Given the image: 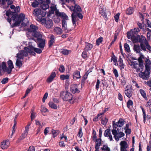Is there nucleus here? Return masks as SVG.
Segmentation results:
<instances>
[{
    "label": "nucleus",
    "instance_id": "obj_1",
    "mask_svg": "<svg viewBox=\"0 0 151 151\" xmlns=\"http://www.w3.org/2000/svg\"><path fill=\"white\" fill-rule=\"evenodd\" d=\"M69 0V2H73L74 4V6H68V7L71 11L73 12L71 14L72 20L73 25L75 26L76 25V22L77 17H78L81 19L83 18V16L81 13L82 9L79 5L76 4L75 0Z\"/></svg>",
    "mask_w": 151,
    "mask_h": 151
},
{
    "label": "nucleus",
    "instance_id": "obj_2",
    "mask_svg": "<svg viewBox=\"0 0 151 151\" xmlns=\"http://www.w3.org/2000/svg\"><path fill=\"white\" fill-rule=\"evenodd\" d=\"M28 45L27 47H24V50H21L17 54V57L18 59H23L24 57L27 56L28 54L30 55H35V52L38 53V48L34 47L32 42H29Z\"/></svg>",
    "mask_w": 151,
    "mask_h": 151
},
{
    "label": "nucleus",
    "instance_id": "obj_3",
    "mask_svg": "<svg viewBox=\"0 0 151 151\" xmlns=\"http://www.w3.org/2000/svg\"><path fill=\"white\" fill-rule=\"evenodd\" d=\"M150 60L148 59H146L145 60L146 64L145 65V71L144 72H141L139 74V76L142 78L147 80V79L149 77L150 74V68L149 65Z\"/></svg>",
    "mask_w": 151,
    "mask_h": 151
},
{
    "label": "nucleus",
    "instance_id": "obj_4",
    "mask_svg": "<svg viewBox=\"0 0 151 151\" xmlns=\"http://www.w3.org/2000/svg\"><path fill=\"white\" fill-rule=\"evenodd\" d=\"M60 96L64 101H68L70 104H73V96L72 94L68 91H62L60 93Z\"/></svg>",
    "mask_w": 151,
    "mask_h": 151
},
{
    "label": "nucleus",
    "instance_id": "obj_5",
    "mask_svg": "<svg viewBox=\"0 0 151 151\" xmlns=\"http://www.w3.org/2000/svg\"><path fill=\"white\" fill-rule=\"evenodd\" d=\"M38 22H40L42 24H44L45 26L47 29L51 28L53 25V23L51 19H48L46 20L45 18H41L38 20Z\"/></svg>",
    "mask_w": 151,
    "mask_h": 151
},
{
    "label": "nucleus",
    "instance_id": "obj_6",
    "mask_svg": "<svg viewBox=\"0 0 151 151\" xmlns=\"http://www.w3.org/2000/svg\"><path fill=\"white\" fill-rule=\"evenodd\" d=\"M132 37L133 39V42L134 43L139 42L140 43H142L145 40H146L145 37L143 35L140 36L139 35H137L135 36H133Z\"/></svg>",
    "mask_w": 151,
    "mask_h": 151
},
{
    "label": "nucleus",
    "instance_id": "obj_7",
    "mask_svg": "<svg viewBox=\"0 0 151 151\" xmlns=\"http://www.w3.org/2000/svg\"><path fill=\"white\" fill-rule=\"evenodd\" d=\"M133 88L131 85H127L125 88L124 93L128 98H130L132 95Z\"/></svg>",
    "mask_w": 151,
    "mask_h": 151
},
{
    "label": "nucleus",
    "instance_id": "obj_8",
    "mask_svg": "<svg viewBox=\"0 0 151 151\" xmlns=\"http://www.w3.org/2000/svg\"><path fill=\"white\" fill-rule=\"evenodd\" d=\"M30 27V28L27 29L28 33H32V35L36 37L38 39V34L36 31V27L33 24L31 25Z\"/></svg>",
    "mask_w": 151,
    "mask_h": 151
},
{
    "label": "nucleus",
    "instance_id": "obj_9",
    "mask_svg": "<svg viewBox=\"0 0 151 151\" xmlns=\"http://www.w3.org/2000/svg\"><path fill=\"white\" fill-rule=\"evenodd\" d=\"M30 124H27L25 127V129L23 133H22V135L20 137V140H23L24 139L27 135L28 132L29 130V127Z\"/></svg>",
    "mask_w": 151,
    "mask_h": 151
},
{
    "label": "nucleus",
    "instance_id": "obj_10",
    "mask_svg": "<svg viewBox=\"0 0 151 151\" xmlns=\"http://www.w3.org/2000/svg\"><path fill=\"white\" fill-rule=\"evenodd\" d=\"M125 121L123 120V119L122 118H120L119 121L117 122L116 124L114 121L113 122V128H116L114 127V126L116 125L117 127H122L125 124Z\"/></svg>",
    "mask_w": 151,
    "mask_h": 151
},
{
    "label": "nucleus",
    "instance_id": "obj_11",
    "mask_svg": "<svg viewBox=\"0 0 151 151\" xmlns=\"http://www.w3.org/2000/svg\"><path fill=\"white\" fill-rule=\"evenodd\" d=\"M106 12V8H104L103 6H100L99 8V13L105 19L107 18Z\"/></svg>",
    "mask_w": 151,
    "mask_h": 151
},
{
    "label": "nucleus",
    "instance_id": "obj_12",
    "mask_svg": "<svg viewBox=\"0 0 151 151\" xmlns=\"http://www.w3.org/2000/svg\"><path fill=\"white\" fill-rule=\"evenodd\" d=\"M50 10H49L47 13V16H50L52 14H54V12H55V14L57 12H59V10L57 9L56 5L54 6H51L50 7Z\"/></svg>",
    "mask_w": 151,
    "mask_h": 151
},
{
    "label": "nucleus",
    "instance_id": "obj_13",
    "mask_svg": "<svg viewBox=\"0 0 151 151\" xmlns=\"http://www.w3.org/2000/svg\"><path fill=\"white\" fill-rule=\"evenodd\" d=\"M7 63L8 66L7 68V73L8 74H10L12 71V69L14 68V65L12 61L10 60L8 61Z\"/></svg>",
    "mask_w": 151,
    "mask_h": 151
},
{
    "label": "nucleus",
    "instance_id": "obj_14",
    "mask_svg": "<svg viewBox=\"0 0 151 151\" xmlns=\"http://www.w3.org/2000/svg\"><path fill=\"white\" fill-rule=\"evenodd\" d=\"M78 86L76 84L72 85L70 86V91L73 93H79L80 91L78 88Z\"/></svg>",
    "mask_w": 151,
    "mask_h": 151
},
{
    "label": "nucleus",
    "instance_id": "obj_15",
    "mask_svg": "<svg viewBox=\"0 0 151 151\" xmlns=\"http://www.w3.org/2000/svg\"><path fill=\"white\" fill-rule=\"evenodd\" d=\"M140 54L141 55L140 57L138 58L137 60L139 62V66L142 69V70L141 71L142 72V71L143 70L144 68L143 62L142 60V59L144 58V55H142L141 53Z\"/></svg>",
    "mask_w": 151,
    "mask_h": 151
},
{
    "label": "nucleus",
    "instance_id": "obj_16",
    "mask_svg": "<svg viewBox=\"0 0 151 151\" xmlns=\"http://www.w3.org/2000/svg\"><path fill=\"white\" fill-rule=\"evenodd\" d=\"M43 1V0H38V4L41 3V4L40 5V8L42 10L45 11L49 8V5L48 4L42 3Z\"/></svg>",
    "mask_w": 151,
    "mask_h": 151
},
{
    "label": "nucleus",
    "instance_id": "obj_17",
    "mask_svg": "<svg viewBox=\"0 0 151 151\" xmlns=\"http://www.w3.org/2000/svg\"><path fill=\"white\" fill-rule=\"evenodd\" d=\"M9 140L7 139L4 140L1 143V147L3 149H6L9 146Z\"/></svg>",
    "mask_w": 151,
    "mask_h": 151
},
{
    "label": "nucleus",
    "instance_id": "obj_18",
    "mask_svg": "<svg viewBox=\"0 0 151 151\" xmlns=\"http://www.w3.org/2000/svg\"><path fill=\"white\" fill-rule=\"evenodd\" d=\"M45 45V39L38 40V47L42 49H43Z\"/></svg>",
    "mask_w": 151,
    "mask_h": 151
},
{
    "label": "nucleus",
    "instance_id": "obj_19",
    "mask_svg": "<svg viewBox=\"0 0 151 151\" xmlns=\"http://www.w3.org/2000/svg\"><path fill=\"white\" fill-rule=\"evenodd\" d=\"M56 15L58 17H60L64 20H67L68 19V17L67 15L64 12H57Z\"/></svg>",
    "mask_w": 151,
    "mask_h": 151
},
{
    "label": "nucleus",
    "instance_id": "obj_20",
    "mask_svg": "<svg viewBox=\"0 0 151 151\" xmlns=\"http://www.w3.org/2000/svg\"><path fill=\"white\" fill-rule=\"evenodd\" d=\"M120 151H124V150H126L128 147V145L127 142L124 141H121L120 144Z\"/></svg>",
    "mask_w": 151,
    "mask_h": 151
},
{
    "label": "nucleus",
    "instance_id": "obj_21",
    "mask_svg": "<svg viewBox=\"0 0 151 151\" xmlns=\"http://www.w3.org/2000/svg\"><path fill=\"white\" fill-rule=\"evenodd\" d=\"M56 74L55 72H52L49 76L47 79V82L48 83H50L53 81L54 78L56 77Z\"/></svg>",
    "mask_w": 151,
    "mask_h": 151
},
{
    "label": "nucleus",
    "instance_id": "obj_22",
    "mask_svg": "<svg viewBox=\"0 0 151 151\" xmlns=\"http://www.w3.org/2000/svg\"><path fill=\"white\" fill-rule=\"evenodd\" d=\"M73 78L74 79H77L80 78L81 76L80 75V72L76 70L73 74Z\"/></svg>",
    "mask_w": 151,
    "mask_h": 151
},
{
    "label": "nucleus",
    "instance_id": "obj_23",
    "mask_svg": "<svg viewBox=\"0 0 151 151\" xmlns=\"http://www.w3.org/2000/svg\"><path fill=\"white\" fill-rule=\"evenodd\" d=\"M131 64H130V65L132 66H133V68L136 70L137 72H139L141 71L140 68H137V63L136 61H132L131 62Z\"/></svg>",
    "mask_w": 151,
    "mask_h": 151
},
{
    "label": "nucleus",
    "instance_id": "obj_24",
    "mask_svg": "<svg viewBox=\"0 0 151 151\" xmlns=\"http://www.w3.org/2000/svg\"><path fill=\"white\" fill-rule=\"evenodd\" d=\"M86 45L84 48V50L88 51L91 50L93 47V45L89 43L86 42Z\"/></svg>",
    "mask_w": 151,
    "mask_h": 151
},
{
    "label": "nucleus",
    "instance_id": "obj_25",
    "mask_svg": "<svg viewBox=\"0 0 151 151\" xmlns=\"http://www.w3.org/2000/svg\"><path fill=\"white\" fill-rule=\"evenodd\" d=\"M62 28L66 32H68V31L67 29V25L66 21L64 19H63L62 20Z\"/></svg>",
    "mask_w": 151,
    "mask_h": 151
},
{
    "label": "nucleus",
    "instance_id": "obj_26",
    "mask_svg": "<svg viewBox=\"0 0 151 151\" xmlns=\"http://www.w3.org/2000/svg\"><path fill=\"white\" fill-rule=\"evenodd\" d=\"M55 36L52 35H51L50 38V40L48 42L49 47H50L52 46L53 43L54 42Z\"/></svg>",
    "mask_w": 151,
    "mask_h": 151
},
{
    "label": "nucleus",
    "instance_id": "obj_27",
    "mask_svg": "<svg viewBox=\"0 0 151 151\" xmlns=\"http://www.w3.org/2000/svg\"><path fill=\"white\" fill-rule=\"evenodd\" d=\"M118 62L119 64V67L120 68V69L122 70L124 69V65L123 63V60L120 56L119 57Z\"/></svg>",
    "mask_w": 151,
    "mask_h": 151
},
{
    "label": "nucleus",
    "instance_id": "obj_28",
    "mask_svg": "<svg viewBox=\"0 0 151 151\" xmlns=\"http://www.w3.org/2000/svg\"><path fill=\"white\" fill-rule=\"evenodd\" d=\"M48 105L50 107L54 109H57L58 108L57 105L52 101H50L49 102Z\"/></svg>",
    "mask_w": 151,
    "mask_h": 151
},
{
    "label": "nucleus",
    "instance_id": "obj_29",
    "mask_svg": "<svg viewBox=\"0 0 151 151\" xmlns=\"http://www.w3.org/2000/svg\"><path fill=\"white\" fill-rule=\"evenodd\" d=\"M134 12V9L132 7H129L127 9L126 13L127 15L132 14Z\"/></svg>",
    "mask_w": 151,
    "mask_h": 151
},
{
    "label": "nucleus",
    "instance_id": "obj_30",
    "mask_svg": "<svg viewBox=\"0 0 151 151\" xmlns=\"http://www.w3.org/2000/svg\"><path fill=\"white\" fill-rule=\"evenodd\" d=\"M134 50L137 53H139L140 52V49L139 45H134Z\"/></svg>",
    "mask_w": 151,
    "mask_h": 151
},
{
    "label": "nucleus",
    "instance_id": "obj_31",
    "mask_svg": "<svg viewBox=\"0 0 151 151\" xmlns=\"http://www.w3.org/2000/svg\"><path fill=\"white\" fill-rule=\"evenodd\" d=\"M25 17V16L24 14L21 13L18 16V19L17 20L21 23V22L24 20Z\"/></svg>",
    "mask_w": 151,
    "mask_h": 151
},
{
    "label": "nucleus",
    "instance_id": "obj_32",
    "mask_svg": "<svg viewBox=\"0 0 151 151\" xmlns=\"http://www.w3.org/2000/svg\"><path fill=\"white\" fill-rule=\"evenodd\" d=\"M54 31L58 34H60L63 32L62 29L58 27H55L54 29Z\"/></svg>",
    "mask_w": 151,
    "mask_h": 151
},
{
    "label": "nucleus",
    "instance_id": "obj_33",
    "mask_svg": "<svg viewBox=\"0 0 151 151\" xmlns=\"http://www.w3.org/2000/svg\"><path fill=\"white\" fill-rule=\"evenodd\" d=\"M125 135L122 132H120L118 133L117 135V137H116V139H115L116 141H118L119 140V138H121L122 137L124 136Z\"/></svg>",
    "mask_w": 151,
    "mask_h": 151
},
{
    "label": "nucleus",
    "instance_id": "obj_34",
    "mask_svg": "<svg viewBox=\"0 0 151 151\" xmlns=\"http://www.w3.org/2000/svg\"><path fill=\"white\" fill-rule=\"evenodd\" d=\"M103 41V38L100 37L97 39L96 41V45L98 46L99 45L100 43H102Z\"/></svg>",
    "mask_w": 151,
    "mask_h": 151
},
{
    "label": "nucleus",
    "instance_id": "obj_35",
    "mask_svg": "<svg viewBox=\"0 0 151 151\" xmlns=\"http://www.w3.org/2000/svg\"><path fill=\"white\" fill-rule=\"evenodd\" d=\"M31 121H32L36 117V114L33 109H32L31 111Z\"/></svg>",
    "mask_w": 151,
    "mask_h": 151
},
{
    "label": "nucleus",
    "instance_id": "obj_36",
    "mask_svg": "<svg viewBox=\"0 0 151 151\" xmlns=\"http://www.w3.org/2000/svg\"><path fill=\"white\" fill-rule=\"evenodd\" d=\"M46 10H43L42 12L41 9H40L38 8V16L41 15L42 17H44L46 15Z\"/></svg>",
    "mask_w": 151,
    "mask_h": 151
},
{
    "label": "nucleus",
    "instance_id": "obj_37",
    "mask_svg": "<svg viewBox=\"0 0 151 151\" xmlns=\"http://www.w3.org/2000/svg\"><path fill=\"white\" fill-rule=\"evenodd\" d=\"M51 133L53 135V137L55 138L59 134V131L52 129L51 131Z\"/></svg>",
    "mask_w": 151,
    "mask_h": 151
},
{
    "label": "nucleus",
    "instance_id": "obj_38",
    "mask_svg": "<svg viewBox=\"0 0 151 151\" xmlns=\"http://www.w3.org/2000/svg\"><path fill=\"white\" fill-rule=\"evenodd\" d=\"M96 140V142L97 143L96 144L95 146L96 148L97 147H99L101 145V138H99L96 139H95Z\"/></svg>",
    "mask_w": 151,
    "mask_h": 151
},
{
    "label": "nucleus",
    "instance_id": "obj_39",
    "mask_svg": "<svg viewBox=\"0 0 151 151\" xmlns=\"http://www.w3.org/2000/svg\"><path fill=\"white\" fill-rule=\"evenodd\" d=\"M70 76L69 75H61L60 76V78L62 80L68 79L69 78Z\"/></svg>",
    "mask_w": 151,
    "mask_h": 151
},
{
    "label": "nucleus",
    "instance_id": "obj_40",
    "mask_svg": "<svg viewBox=\"0 0 151 151\" xmlns=\"http://www.w3.org/2000/svg\"><path fill=\"white\" fill-rule=\"evenodd\" d=\"M101 149L104 151H111L110 148L107 145H104L103 147H101Z\"/></svg>",
    "mask_w": 151,
    "mask_h": 151
},
{
    "label": "nucleus",
    "instance_id": "obj_41",
    "mask_svg": "<svg viewBox=\"0 0 151 151\" xmlns=\"http://www.w3.org/2000/svg\"><path fill=\"white\" fill-rule=\"evenodd\" d=\"M16 65L19 68L22 66V62L19 59H17L16 62Z\"/></svg>",
    "mask_w": 151,
    "mask_h": 151
},
{
    "label": "nucleus",
    "instance_id": "obj_42",
    "mask_svg": "<svg viewBox=\"0 0 151 151\" xmlns=\"http://www.w3.org/2000/svg\"><path fill=\"white\" fill-rule=\"evenodd\" d=\"M15 22L13 24L11 25V27L12 28L14 27H15L19 26L21 23L17 19L16 21H15Z\"/></svg>",
    "mask_w": 151,
    "mask_h": 151
},
{
    "label": "nucleus",
    "instance_id": "obj_43",
    "mask_svg": "<svg viewBox=\"0 0 151 151\" xmlns=\"http://www.w3.org/2000/svg\"><path fill=\"white\" fill-rule=\"evenodd\" d=\"M1 65L3 70L4 72H7V68L6 65V63L4 62H3Z\"/></svg>",
    "mask_w": 151,
    "mask_h": 151
},
{
    "label": "nucleus",
    "instance_id": "obj_44",
    "mask_svg": "<svg viewBox=\"0 0 151 151\" xmlns=\"http://www.w3.org/2000/svg\"><path fill=\"white\" fill-rule=\"evenodd\" d=\"M71 51L67 49H63L61 52L64 55H68L70 52H71Z\"/></svg>",
    "mask_w": 151,
    "mask_h": 151
},
{
    "label": "nucleus",
    "instance_id": "obj_45",
    "mask_svg": "<svg viewBox=\"0 0 151 151\" xmlns=\"http://www.w3.org/2000/svg\"><path fill=\"white\" fill-rule=\"evenodd\" d=\"M133 104V102L131 100L129 99L127 103V107L128 108H130L132 107Z\"/></svg>",
    "mask_w": 151,
    "mask_h": 151
},
{
    "label": "nucleus",
    "instance_id": "obj_46",
    "mask_svg": "<svg viewBox=\"0 0 151 151\" xmlns=\"http://www.w3.org/2000/svg\"><path fill=\"white\" fill-rule=\"evenodd\" d=\"M133 36H135L133 35V33L132 32L130 31L129 32H128L127 33V38L128 39H130L131 37V39L132 40V41L133 42V38L132 37Z\"/></svg>",
    "mask_w": 151,
    "mask_h": 151
},
{
    "label": "nucleus",
    "instance_id": "obj_47",
    "mask_svg": "<svg viewBox=\"0 0 151 151\" xmlns=\"http://www.w3.org/2000/svg\"><path fill=\"white\" fill-rule=\"evenodd\" d=\"M124 46L126 51L128 52L130 51L129 46L128 44L127 43H125Z\"/></svg>",
    "mask_w": 151,
    "mask_h": 151
},
{
    "label": "nucleus",
    "instance_id": "obj_48",
    "mask_svg": "<svg viewBox=\"0 0 151 151\" xmlns=\"http://www.w3.org/2000/svg\"><path fill=\"white\" fill-rule=\"evenodd\" d=\"M101 121L102 124L105 125L107 123L108 119L106 118H105L104 119L102 118L101 119Z\"/></svg>",
    "mask_w": 151,
    "mask_h": 151
},
{
    "label": "nucleus",
    "instance_id": "obj_49",
    "mask_svg": "<svg viewBox=\"0 0 151 151\" xmlns=\"http://www.w3.org/2000/svg\"><path fill=\"white\" fill-rule=\"evenodd\" d=\"M111 133L110 129H107L104 132V136L106 137H108L109 135Z\"/></svg>",
    "mask_w": 151,
    "mask_h": 151
},
{
    "label": "nucleus",
    "instance_id": "obj_50",
    "mask_svg": "<svg viewBox=\"0 0 151 151\" xmlns=\"http://www.w3.org/2000/svg\"><path fill=\"white\" fill-rule=\"evenodd\" d=\"M33 14L36 17V20L38 21V8H36L34 10Z\"/></svg>",
    "mask_w": 151,
    "mask_h": 151
},
{
    "label": "nucleus",
    "instance_id": "obj_51",
    "mask_svg": "<svg viewBox=\"0 0 151 151\" xmlns=\"http://www.w3.org/2000/svg\"><path fill=\"white\" fill-rule=\"evenodd\" d=\"M139 92L140 93L141 95L145 99L147 98L146 93L145 91L143 89H140L139 90Z\"/></svg>",
    "mask_w": 151,
    "mask_h": 151
},
{
    "label": "nucleus",
    "instance_id": "obj_52",
    "mask_svg": "<svg viewBox=\"0 0 151 151\" xmlns=\"http://www.w3.org/2000/svg\"><path fill=\"white\" fill-rule=\"evenodd\" d=\"M87 51H86L84 50V51L82 53L81 55V56L84 59H86L88 58Z\"/></svg>",
    "mask_w": 151,
    "mask_h": 151
},
{
    "label": "nucleus",
    "instance_id": "obj_53",
    "mask_svg": "<svg viewBox=\"0 0 151 151\" xmlns=\"http://www.w3.org/2000/svg\"><path fill=\"white\" fill-rule=\"evenodd\" d=\"M131 31L133 33V34H137L140 31L138 28H135L133 30H131Z\"/></svg>",
    "mask_w": 151,
    "mask_h": 151
},
{
    "label": "nucleus",
    "instance_id": "obj_54",
    "mask_svg": "<svg viewBox=\"0 0 151 151\" xmlns=\"http://www.w3.org/2000/svg\"><path fill=\"white\" fill-rule=\"evenodd\" d=\"M117 38V36L116 35H115L114 36V39L111 42V43H110V44L109 45V47H108V49H110V47H111V46L114 43V42L116 40V39Z\"/></svg>",
    "mask_w": 151,
    "mask_h": 151
},
{
    "label": "nucleus",
    "instance_id": "obj_55",
    "mask_svg": "<svg viewBox=\"0 0 151 151\" xmlns=\"http://www.w3.org/2000/svg\"><path fill=\"white\" fill-rule=\"evenodd\" d=\"M112 132L114 136V137L115 139H116V137H117V135L119 133L116 129H114L112 130Z\"/></svg>",
    "mask_w": 151,
    "mask_h": 151
},
{
    "label": "nucleus",
    "instance_id": "obj_56",
    "mask_svg": "<svg viewBox=\"0 0 151 151\" xmlns=\"http://www.w3.org/2000/svg\"><path fill=\"white\" fill-rule=\"evenodd\" d=\"M92 135H93L92 139L93 141H94L96 138L97 137L96 132L94 129H93Z\"/></svg>",
    "mask_w": 151,
    "mask_h": 151
},
{
    "label": "nucleus",
    "instance_id": "obj_57",
    "mask_svg": "<svg viewBox=\"0 0 151 151\" xmlns=\"http://www.w3.org/2000/svg\"><path fill=\"white\" fill-rule=\"evenodd\" d=\"M18 15L17 14H16L13 15L12 17L11 18H12V20L13 21H16L18 19Z\"/></svg>",
    "mask_w": 151,
    "mask_h": 151
},
{
    "label": "nucleus",
    "instance_id": "obj_58",
    "mask_svg": "<svg viewBox=\"0 0 151 151\" xmlns=\"http://www.w3.org/2000/svg\"><path fill=\"white\" fill-rule=\"evenodd\" d=\"M119 15L120 13H118L114 16L115 20L116 22H118Z\"/></svg>",
    "mask_w": 151,
    "mask_h": 151
},
{
    "label": "nucleus",
    "instance_id": "obj_59",
    "mask_svg": "<svg viewBox=\"0 0 151 151\" xmlns=\"http://www.w3.org/2000/svg\"><path fill=\"white\" fill-rule=\"evenodd\" d=\"M37 0H35V1L32 3V6L33 7H36L38 6Z\"/></svg>",
    "mask_w": 151,
    "mask_h": 151
},
{
    "label": "nucleus",
    "instance_id": "obj_60",
    "mask_svg": "<svg viewBox=\"0 0 151 151\" xmlns=\"http://www.w3.org/2000/svg\"><path fill=\"white\" fill-rule=\"evenodd\" d=\"M65 70L64 66L63 65H61L60 66L59 68V70L61 73H63L64 72Z\"/></svg>",
    "mask_w": 151,
    "mask_h": 151
},
{
    "label": "nucleus",
    "instance_id": "obj_61",
    "mask_svg": "<svg viewBox=\"0 0 151 151\" xmlns=\"http://www.w3.org/2000/svg\"><path fill=\"white\" fill-rule=\"evenodd\" d=\"M83 134L82 131V128L80 127L79 130V132H78V136L80 137L81 138L83 135Z\"/></svg>",
    "mask_w": 151,
    "mask_h": 151
},
{
    "label": "nucleus",
    "instance_id": "obj_62",
    "mask_svg": "<svg viewBox=\"0 0 151 151\" xmlns=\"http://www.w3.org/2000/svg\"><path fill=\"white\" fill-rule=\"evenodd\" d=\"M113 71L114 74L115 75V77L116 78L118 77L119 76V74L117 70L116 69L113 68Z\"/></svg>",
    "mask_w": 151,
    "mask_h": 151
},
{
    "label": "nucleus",
    "instance_id": "obj_63",
    "mask_svg": "<svg viewBox=\"0 0 151 151\" xmlns=\"http://www.w3.org/2000/svg\"><path fill=\"white\" fill-rule=\"evenodd\" d=\"M8 78L7 77L3 78L1 81V83L3 84H5L8 82Z\"/></svg>",
    "mask_w": 151,
    "mask_h": 151
},
{
    "label": "nucleus",
    "instance_id": "obj_64",
    "mask_svg": "<svg viewBox=\"0 0 151 151\" xmlns=\"http://www.w3.org/2000/svg\"><path fill=\"white\" fill-rule=\"evenodd\" d=\"M140 47L142 50H143L144 51H146V46L145 45L143 44V43H140Z\"/></svg>",
    "mask_w": 151,
    "mask_h": 151
}]
</instances>
